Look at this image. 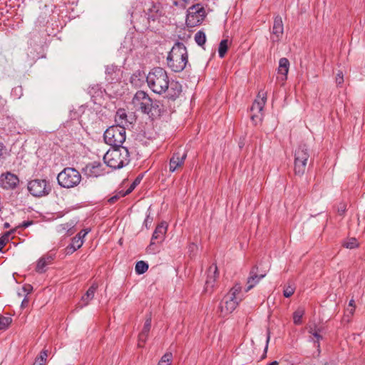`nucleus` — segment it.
Listing matches in <instances>:
<instances>
[{
	"instance_id": "obj_1",
	"label": "nucleus",
	"mask_w": 365,
	"mask_h": 365,
	"mask_svg": "<svg viewBox=\"0 0 365 365\" xmlns=\"http://www.w3.org/2000/svg\"><path fill=\"white\" fill-rule=\"evenodd\" d=\"M132 103L136 110L156 118L161 115L160 102L153 100L144 91H138L132 99Z\"/></svg>"
},
{
	"instance_id": "obj_2",
	"label": "nucleus",
	"mask_w": 365,
	"mask_h": 365,
	"mask_svg": "<svg viewBox=\"0 0 365 365\" xmlns=\"http://www.w3.org/2000/svg\"><path fill=\"white\" fill-rule=\"evenodd\" d=\"M146 81L150 89L160 95L167 91L170 86L168 73L160 67L153 68L147 75Z\"/></svg>"
},
{
	"instance_id": "obj_3",
	"label": "nucleus",
	"mask_w": 365,
	"mask_h": 365,
	"mask_svg": "<svg viewBox=\"0 0 365 365\" xmlns=\"http://www.w3.org/2000/svg\"><path fill=\"white\" fill-rule=\"evenodd\" d=\"M104 163L113 169H120L130 162V153L127 148H113L103 156Z\"/></svg>"
},
{
	"instance_id": "obj_4",
	"label": "nucleus",
	"mask_w": 365,
	"mask_h": 365,
	"mask_svg": "<svg viewBox=\"0 0 365 365\" xmlns=\"http://www.w3.org/2000/svg\"><path fill=\"white\" fill-rule=\"evenodd\" d=\"M242 299V287L240 284H236L222 300L219 307L220 314L225 317L232 313Z\"/></svg>"
},
{
	"instance_id": "obj_5",
	"label": "nucleus",
	"mask_w": 365,
	"mask_h": 365,
	"mask_svg": "<svg viewBox=\"0 0 365 365\" xmlns=\"http://www.w3.org/2000/svg\"><path fill=\"white\" fill-rule=\"evenodd\" d=\"M103 138L106 143L113 148L123 147L122 144L126 139L125 128L123 125H112L106 129Z\"/></svg>"
},
{
	"instance_id": "obj_6",
	"label": "nucleus",
	"mask_w": 365,
	"mask_h": 365,
	"mask_svg": "<svg viewBox=\"0 0 365 365\" xmlns=\"http://www.w3.org/2000/svg\"><path fill=\"white\" fill-rule=\"evenodd\" d=\"M309 150L305 144L299 145L294 151V170L297 175L302 176L309 160Z\"/></svg>"
},
{
	"instance_id": "obj_7",
	"label": "nucleus",
	"mask_w": 365,
	"mask_h": 365,
	"mask_svg": "<svg viewBox=\"0 0 365 365\" xmlns=\"http://www.w3.org/2000/svg\"><path fill=\"white\" fill-rule=\"evenodd\" d=\"M57 180L60 186L65 188H71L80 183L81 175L75 168H66L58 175Z\"/></svg>"
},
{
	"instance_id": "obj_8",
	"label": "nucleus",
	"mask_w": 365,
	"mask_h": 365,
	"mask_svg": "<svg viewBox=\"0 0 365 365\" xmlns=\"http://www.w3.org/2000/svg\"><path fill=\"white\" fill-rule=\"evenodd\" d=\"M168 66L174 72L182 71V43L176 42L167 57Z\"/></svg>"
},
{
	"instance_id": "obj_9",
	"label": "nucleus",
	"mask_w": 365,
	"mask_h": 365,
	"mask_svg": "<svg viewBox=\"0 0 365 365\" xmlns=\"http://www.w3.org/2000/svg\"><path fill=\"white\" fill-rule=\"evenodd\" d=\"M205 16L204 8L199 4L190 6L187 11L185 23L187 27L200 25Z\"/></svg>"
},
{
	"instance_id": "obj_10",
	"label": "nucleus",
	"mask_w": 365,
	"mask_h": 365,
	"mask_svg": "<svg viewBox=\"0 0 365 365\" xmlns=\"http://www.w3.org/2000/svg\"><path fill=\"white\" fill-rule=\"evenodd\" d=\"M28 190L34 197H43L48 195L51 187L46 180L35 179L28 183Z\"/></svg>"
},
{
	"instance_id": "obj_11",
	"label": "nucleus",
	"mask_w": 365,
	"mask_h": 365,
	"mask_svg": "<svg viewBox=\"0 0 365 365\" xmlns=\"http://www.w3.org/2000/svg\"><path fill=\"white\" fill-rule=\"evenodd\" d=\"M166 232L167 225L165 222H161L156 227L152 235L151 242L146 249L148 253H155L156 250L154 246L157 244H160L163 241Z\"/></svg>"
},
{
	"instance_id": "obj_12",
	"label": "nucleus",
	"mask_w": 365,
	"mask_h": 365,
	"mask_svg": "<svg viewBox=\"0 0 365 365\" xmlns=\"http://www.w3.org/2000/svg\"><path fill=\"white\" fill-rule=\"evenodd\" d=\"M266 101L267 93L262 90L259 91L257 98L255 99L251 107V111L252 113L251 118L252 120H254L255 118H259L258 114H261L262 111L263 110Z\"/></svg>"
},
{
	"instance_id": "obj_13",
	"label": "nucleus",
	"mask_w": 365,
	"mask_h": 365,
	"mask_svg": "<svg viewBox=\"0 0 365 365\" xmlns=\"http://www.w3.org/2000/svg\"><path fill=\"white\" fill-rule=\"evenodd\" d=\"M19 183L17 175L10 172L2 173L0 176L1 186L6 190H14Z\"/></svg>"
},
{
	"instance_id": "obj_14",
	"label": "nucleus",
	"mask_w": 365,
	"mask_h": 365,
	"mask_svg": "<svg viewBox=\"0 0 365 365\" xmlns=\"http://www.w3.org/2000/svg\"><path fill=\"white\" fill-rule=\"evenodd\" d=\"M219 277L217 267L215 264H211L207 270V277L205 280V291L211 292L217 278Z\"/></svg>"
},
{
	"instance_id": "obj_15",
	"label": "nucleus",
	"mask_w": 365,
	"mask_h": 365,
	"mask_svg": "<svg viewBox=\"0 0 365 365\" xmlns=\"http://www.w3.org/2000/svg\"><path fill=\"white\" fill-rule=\"evenodd\" d=\"M257 270V266H254L251 269L247 280V288L245 289L246 292H249L253 287H255L259 282V281L265 277V274H258Z\"/></svg>"
},
{
	"instance_id": "obj_16",
	"label": "nucleus",
	"mask_w": 365,
	"mask_h": 365,
	"mask_svg": "<svg viewBox=\"0 0 365 365\" xmlns=\"http://www.w3.org/2000/svg\"><path fill=\"white\" fill-rule=\"evenodd\" d=\"M83 171L89 178H96L103 174L102 165L98 162H93L86 165Z\"/></svg>"
},
{
	"instance_id": "obj_17",
	"label": "nucleus",
	"mask_w": 365,
	"mask_h": 365,
	"mask_svg": "<svg viewBox=\"0 0 365 365\" xmlns=\"http://www.w3.org/2000/svg\"><path fill=\"white\" fill-rule=\"evenodd\" d=\"M163 6L160 3H152V6L148 11V19L149 20L155 21L164 15Z\"/></svg>"
},
{
	"instance_id": "obj_18",
	"label": "nucleus",
	"mask_w": 365,
	"mask_h": 365,
	"mask_svg": "<svg viewBox=\"0 0 365 365\" xmlns=\"http://www.w3.org/2000/svg\"><path fill=\"white\" fill-rule=\"evenodd\" d=\"M151 328V317H148L144 323L143 327L138 336V346L142 347L145 343Z\"/></svg>"
},
{
	"instance_id": "obj_19",
	"label": "nucleus",
	"mask_w": 365,
	"mask_h": 365,
	"mask_svg": "<svg viewBox=\"0 0 365 365\" xmlns=\"http://www.w3.org/2000/svg\"><path fill=\"white\" fill-rule=\"evenodd\" d=\"M283 32L284 26L282 19L280 16H277L274 18L272 27V34L274 36L273 41H279L282 37Z\"/></svg>"
},
{
	"instance_id": "obj_20",
	"label": "nucleus",
	"mask_w": 365,
	"mask_h": 365,
	"mask_svg": "<svg viewBox=\"0 0 365 365\" xmlns=\"http://www.w3.org/2000/svg\"><path fill=\"white\" fill-rule=\"evenodd\" d=\"M98 289V284L96 283H93L86 291V294L82 296L80 302V307H83L87 306L90 302L93 299L95 293Z\"/></svg>"
},
{
	"instance_id": "obj_21",
	"label": "nucleus",
	"mask_w": 365,
	"mask_h": 365,
	"mask_svg": "<svg viewBox=\"0 0 365 365\" xmlns=\"http://www.w3.org/2000/svg\"><path fill=\"white\" fill-rule=\"evenodd\" d=\"M53 260V257L51 255H44L41 257L36 264V271L38 273H44L46 272V267L51 264Z\"/></svg>"
},
{
	"instance_id": "obj_22",
	"label": "nucleus",
	"mask_w": 365,
	"mask_h": 365,
	"mask_svg": "<svg viewBox=\"0 0 365 365\" xmlns=\"http://www.w3.org/2000/svg\"><path fill=\"white\" fill-rule=\"evenodd\" d=\"M182 165V155L180 153H174L170 160V171L174 172Z\"/></svg>"
},
{
	"instance_id": "obj_23",
	"label": "nucleus",
	"mask_w": 365,
	"mask_h": 365,
	"mask_svg": "<svg viewBox=\"0 0 365 365\" xmlns=\"http://www.w3.org/2000/svg\"><path fill=\"white\" fill-rule=\"evenodd\" d=\"M83 244V240L80 237H74L71 243L67 246L66 250L67 255L73 254L76 250L79 249Z\"/></svg>"
},
{
	"instance_id": "obj_24",
	"label": "nucleus",
	"mask_w": 365,
	"mask_h": 365,
	"mask_svg": "<svg viewBox=\"0 0 365 365\" xmlns=\"http://www.w3.org/2000/svg\"><path fill=\"white\" fill-rule=\"evenodd\" d=\"M289 68V61L287 58H281L279 61L278 73L284 76L282 80L287 79Z\"/></svg>"
},
{
	"instance_id": "obj_25",
	"label": "nucleus",
	"mask_w": 365,
	"mask_h": 365,
	"mask_svg": "<svg viewBox=\"0 0 365 365\" xmlns=\"http://www.w3.org/2000/svg\"><path fill=\"white\" fill-rule=\"evenodd\" d=\"M115 121L116 122V125H123L124 128L125 125H128V122L127 120V114L125 110L123 109H119L115 117Z\"/></svg>"
},
{
	"instance_id": "obj_26",
	"label": "nucleus",
	"mask_w": 365,
	"mask_h": 365,
	"mask_svg": "<svg viewBox=\"0 0 365 365\" xmlns=\"http://www.w3.org/2000/svg\"><path fill=\"white\" fill-rule=\"evenodd\" d=\"M145 77V73L141 71H136L130 77V83L135 86H140Z\"/></svg>"
},
{
	"instance_id": "obj_27",
	"label": "nucleus",
	"mask_w": 365,
	"mask_h": 365,
	"mask_svg": "<svg viewBox=\"0 0 365 365\" xmlns=\"http://www.w3.org/2000/svg\"><path fill=\"white\" fill-rule=\"evenodd\" d=\"M148 269V264L144 261H138L135 267V272L138 274H144Z\"/></svg>"
},
{
	"instance_id": "obj_28",
	"label": "nucleus",
	"mask_w": 365,
	"mask_h": 365,
	"mask_svg": "<svg viewBox=\"0 0 365 365\" xmlns=\"http://www.w3.org/2000/svg\"><path fill=\"white\" fill-rule=\"evenodd\" d=\"M228 49V40L223 39L220 41L219 48H218V53L220 58H223Z\"/></svg>"
},
{
	"instance_id": "obj_29",
	"label": "nucleus",
	"mask_w": 365,
	"mask_h": 365,
	"mask_svg": "<svg viewBox=\"0 0 365 365\" xmlns=\"http://www.w3.org/2000/svg\"><path fill=\"white\" fill-rule=\"evenodd\" d=\"M304 314V310L302 308H298L293 314V321L297 325L302 324V318Z\"/></svg>"
},
{
	"instance_id": "obj_30",
	"label": "nucleus",
	"mask_w": 365,
	"mask_h": 365,
	"mask_svg": "<svg viewBox=\"0 0 365 365\" xmlns=\"http://www.w3.org/2000/svg\"><path fill=\"white\" fill-rule=\"evenodd\" d=\"M195 41L198 46H202L206 42V36L205 32L202 31H197L195 35Z\"/></svg>"
},
{
	"instance_id": "obj_31",
	"label": "nucleus",
	"mask_w": 365,
	"mask_h": 365,
	"mask_svg": "<svg viewBox=\"0 0 365 365\" xmlns=\"http://www.w3.org/2000/svg\"><path fill=\"white\" fill-rule=\"evenodd\" d=\"M12 322L10 317H0V330L6 329Z\"/></svg>"
},
{
	"instance_id": "obj_32",
	"label": "nucleus",
	"mask_w": 365,
	"mask_h": 365,
	"mask_svg": "<svg viewBox=\"0 0 365 365\" xmlns=\"http://www.w3.org/2000/svg\"><path fill=\"white\" fill-rule=\"evenodd\" d=\"M173 354L171 352L165 353L159 361L158 365H171Z\"/></svg>"
},
{
	"instance_id": "obj_33",
	"label": "nucleus",
	"mask_w": 365,
	"mask_h": 365,
	"mask_svg": "<svg viewBox=\"0 0 365 365\" xmlns=\"http://www.w3.org/2000/svg\"><path fill=\"white\" fill-rule=\"evenodd\" d=\"M12 232H14V230L6 232L0 237V252L2 250L3 247L6 245V243L9 241V237Z\"/></svg>"
},
{
	"instance_id": "obj_34",
	"label": "nucleus",
	"mask_w": 365,
	"mask_h": 365,
	"mask_svg": "<svg viewBox=\"0 0 365 365\" xmlns=\"http://www.w3.org/2000/svg\"><path fill=\"white\" fill-rule=\"evenodd\" d=\"M170 88L174 91L173 93L171 94L172 96H178L182 91V86L178 82H175V83L172 82L170 84Z\"/></svg>"
},
{
	"instance_id": "obj_35",
	"label": "nucleus",
	"mask_w": 365,
	"mask_h": 365,
	"mask_svg": "<svg viewBox=\"0 0 365 365\" xmlns=\"http://www.w3.org/2000/svg\"><path fill=\"white\" fill-rule=\"evenodd\" d=\"M344 246L348 249H354L358 247L359 243L356 238H350L344 243Z\"/></svg>"
},
{
	"instance_id": "obj_36",
	"label": "nucleus",
	"mask_w": 365,
	"mask_h": 365,
	"mask_svg": "<svg viewBox=\"0 0 365 365\" xmlns=\"http://www.w3.org/2000/svg\"><path fill=\"white\" fill-rule=\"evenodd\" d=\"M47 357H48V351L43 350L41 351L39 356L36 359L35 361L45 365Z\"/></svg>"
},
{
	"instance_id": "obj_37",
	"label": "nucleus",
	"mask_w": 365,
	"mask_h": 365,
	"mask_svg": "<svg viewBox=\"0 0 365 365\" xmlns=\"http://www.w3.org/2000/svg\"><path fill=\"white\" fill-rule=\"evenodd\" d=\"M295 291V287L294 285H287L284 287L283 291V295L286 297H290Z\"/></svg>"
},
{
	"instance_id": "obj_38",
	"label": "nucleus",
	"mask_w": 365,
	"mask_h": 365,
	"mask_svg": "<svg viewBox=\"0 0 365 365\" xmlns=\"http://www.w3.org/2000/svg\"><path fill=\"white\" fill-rule=\"evenodd\" d=\"M198 247L197 245L195 243H191L188 246V252H189V257L190 258H192L195 257L197 253Z\"/></svg>"
},
{
	"instance_id": "obj_39",
	"label": "nucleus",
	"mask_w": 365,
	"mask_h": 365,
	"mask_svg": "<svg viewBox=\"0 0 365 365\" xmlns=\"http://www.w3.org/2000/svg\"><path fill=\"white\" fill-rule=\"evenodd\" d=\"M141 180V178L140 177H138L133 182L132 184L130 185V187L125 191V193H123L122 195V196H125V195L127 194H129L130 192H131L134 189L135 187H136L137 185H138L140 183Z\"/></svg>"
},
{
	"instance_id": "obj_40",
	"label": "nucleus",
	"mask_w": 365,
	"mask_h": 365,
	"mask_svg": "<svg viewBox=\"0 0 365 365\" xmlns=\"http://www.w3.org/2000/svg\"><path fill=\"white\" fill-rule=\"evenodd\" d=\"M321 331L314 332L313 335L310 336L311 340L314 343L317 344V346H319V341L322 339V336L320 334Z\"/></svg>"
},
{
	"instance_id": "obj_41",
	"label": "nucleus",
	"mask_w": 365,
	"mask_h": 365,
	"mask_svg": "<svg viewBox=\"0 0 365 365\" xmlns=\"http://www.w3.org/2000/svg\"><path fill=\"white\" fill-rule=\"evenodd\" d=\"M318 331H321V329L317 328L315 324L309 325L308 327V332L312 335L314 334V332H317Z\"/></svg>"
},
{
	"instance_id": "obj_42",
	"label": "nucleus",
	"mask_w": 365,
	"mask_h": 365,
	"mask_svg": "<svg viewBox=\"0 0 365 365\" xmlns=\"http://www.w3.org/2000/svg\"><path fill=\"white\" fill-rule=\"evenodd\" d=\"M32 289H33V287L30 284H25L22 287V291L24 292V294H26V296L27 294H29V293H31Z\"/></svg>"
},
{
	"instance_id": "obj_43",
	"label": "nucleus",
	"mask_w": 365,
	"mask_h": 365,
	"mask_svg": "<svg viewBox=\"0 0 365 365\" xmlns=\"http://www.w3.org/2000/svg\"><path fill=\"white\" fill-rule=\"evenodd\" d=\"M152 222L153 218L150 217L149 215H148L144 220V225L146 227L147 229H149L150 227Z\"/></svg>"
},
{
	"instance_id": "obj_44",
	"label": "nucleus",
	"mask_w": 365,
	"mask_h": 365,
	"mask_svg": "<svg viewBox=\"0 0 365 365\" xmlns=\"http://www.w3.org/2000/svg\"><path fill=\"white\" fill-rule=\"evenodd\" d=\"M344 82L343 74L341 72L337 73L336 76V83L337 85H341Z\"/></svg>"
},
{
	"instance_id": "obj_45",
	"label": "nucleus",
	"mask_w": 365,
	"mask_h": 365,
	"mask_svg": "<svg viewBox=\"0 0 365 365\" xmlns=\"http://www.w3.org/2000/svg\"><path fill=\"white\" fill-rule=\"evenodd\" d=\"M349 307H351V309L349 310V308H347L346 311H349V313L351 314H352L354 313V307H355V305H354V299H351L349 301Z\"/></svg>"
},
{
	"instance_id": "obj_46",
	"label": "nucleus",
	"mask_w": 365,
	"mask_h": 365,
	"mask_svg": "<svg viewBox=\"0 0 365 365\" xmlns=\"http://www.w3.org/2000/svg\"><path fill=\"white\" fill-rule=\"evenodd\" d=\"M88 232H89V230H81L79 233H78V235L76 237H80L81 240H83Z\"/></svg>"
},
{
	"instance_id": "obj_47",
	"label": "nucleus",
	"mask_w": 365,
	"mask_h": 365,
	"mask_svg": "<svg viewBox=\"0 0 365 365\" xmlns=\"http://www.w3.org/2000/svg\"><path fill=\"white\" fill-rule=\"evenodd\" d=\"M33 224V221H25L22 224H21L19 227H21V228H26L28 227L29 225H32Z\"/></svg>"
},
{
	"instance_id": "obj_48",
	"label": "nucleus",
	"mask_w": 365,
	"mask_h": 365,
	"mask_svg": "<svg viewBox=\"0 0 365 365\" xmlns=\"http://www.w3.org/2000/svg\"><path fill=\"white\" fill-rule=\"evenodd\" d=\"M346 211V205L344 204L341 205V206L338 208V212L340 215L344 214Z\"/></svg>"
},
{
	"instance_id": "obj_49",
	"label": "nucleus",
	"mask_w": 365,
	"mask_h": 365,
	"mask_svg": "<svg viewBox=\"0 0 365 365\" xmlns=\"http://www.w3.org/2000/svg\"><path fill=\"white\" fill-rule=\"evenodd\" d=\"M29 304V299L26 297V296L24 297L21 302V307H26Z\"/></svg>"
},
{
	"instance_id": "obj_50",
	"label": "nucleus",
	"mask_w": 365,
	"mask_h": 365,
	"mask_svg": "<svg viewBox=\"0 0 365 365\" xmlns=\"http://www.w3.org/2000/svg\"><path fill=\"white\" fill-rule=\"evenodd\" d=\"M182 0H173V4L177 6H181L182 5Z\"/></svg>"
},
{
	"instance_id": "obj_51",
	"label": "nucleus",
	"mask_w": 365,
	"mask_h": 365,
	"mask_svg": "<svg viewBox=\"0 0 365 365\" xmlns=\"http://www.w3.org/2000/svg\"><path fill=\"white\" fill-rule=\"evenodd\" d=\"M118 198H119V197L118 195H115V196H113L112 197H110L108 201L110 203H114Z\"/></svg>"
},
{
	"instance_id": "obj_52",
	"label": "nucleus",
	"mask_w": 365,
	"mask_h": 365,
	"mask_svg": "<svg viewBox=\"0 0 365 365\" xmlns=\"http://www.w3.org/2000/svg\"><path fill=\"white\" fill-rule=\"evenodd\" d=\"M269 341V336H268L267 339L266 346H265V348H264V354H266V352L267 351Z\"/></svg>"
},
{
	"instance_id": "obj_53",
	"label": "nucleus",
	"mask_w": 365,
	"mask_h": 365,
	"mask_svg": "<svg viewBox=\"0 0 365 365\" xmlns=\"http://www.w3.org/2000/svg\"><path fill=\"white\" fill-rule=\"evenodd\" d=\"M183 61H184V69L186 68V66H187V57L184 56V58H183Z\"/></svg>"
},
{
	"instance_id": "obj_54",
	"label": "nucleus",
	"mask_w": 365,
	"mask_h": 365,
	"mask_svg": "<svg viewBox=\"0 0 365 365\" xmlns=\"http://www.w3.org/2000/svg\"><path fill=\"white\" fill-rule=\"evenodd\" d=\"M278 364H279L278 361H274L271 362L270 364H269L268 365H278Z\"/></svg>"
},
{
	"instance_id": "obj_55",
	"label": "nucleus",
	"mask_w": 365,
	"mask_h": 365,
	"mask_svg": "<svg viewBox=\"0 0 365 365\" xmlns=\"http://www.w3.org/2000/svg\"><path fill=\"white\" fill-rule=\"evenodd\" d=\"M68 235H72V234L73 233V231H71V230H68Z\"/></svg>"
},
{
	"instance_id": "obj_56",
	"label": "nucleus",
	"mask_w": 365,
	"mask_h": 365,
	"mask_svg": "<svg viewBox=\"0 0 365 365\" xmlns=\"http://www.w3.org/2000/svg\"><path fill=\"white\" fill-rule=\"evenodd\" d=\"M4 227H9V223H8V222H6V223L4 224Z\"/></svg>"
},
{
	"instance_id": "obj_57",
	"label": "nucleus",
	"mask_w": 365,
	"mask_h": 365,
	"mask_svg": "<svg viewBox=\"0 0 365 365\" xmlns=\"http://www.w3.org/2000/svg\"><path fill=\"white\" fill-rule=\"evenodd\" d=\"M108 69H109V68H106V71H107L108 72H110V70H108Z\"/></svg>"
},
{
	"instance_id": "obj_58",
	"label": "nucleus",
	"mask_w": 365,
	"mask_h": 365,
	"mask_svg": "<svg viewBox=\"0 0 365 365\" xmlns=\"http://www.w3.org/2000/svg\"><path fill=\"white\" fill-rule=\"evenodd\" d=\"M108 69H109V68H106V71H107L108 72H110V70H108Z\"/></svg>"
},
{
	"instance_id": "obj_59",
	"label": "nucleus",
	"mask_w": 365,
	"mask_h": 365,
	"mask_svg": "<svg viewBox=\"0 0 365 365\" xmlns=\"http://www.w3.org/2000/svg\"><path fill=\"white\" fill-rule=\"evenodd\" d=\"M18 294H19V296H20V297L23 295V294H21V293H19Z\"/></svg>"
},
{
	"instance_id": "obj_60",
	"label": "nucleus",
	"mask_w": 365,
	"mask_h": 365,
	"mask_svg": "<svg viewBox=\"0 0 365 365\" xmlns=\"http://www.w3.org/2000/svg\"><path fill=\"white\" fill-rule=\"evenodd\" d=\"M183 158L184 160L186 158V155L184 154Z\"/></svg>"
}]
</instances>
